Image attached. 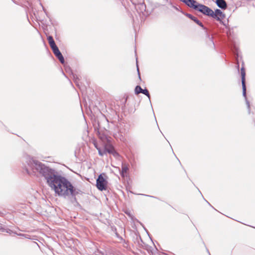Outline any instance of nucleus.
Listing matches in <instances>:
<instances>
[{"instance_id": "obj_17", "label": "nucleus", "mask_w": 255, "mask_h": 255, "mask_svg": "<svg viewBox=\"0 0 255 255\" xmlns=\"http://www.w3.org/2000/svg\"><path fill=\"white\" fill-rule=\"evenodd\" d=\"M136 66H137V72H138V74L139 75V78H140V75H139V71L138 66L137 64L136 65Z\"/></svg>"}, {"instance_id": "obj_12", "label": "nucleus", "mask_w": 255, "mask_h": 255, "mask_svg": "<svg viewBox=\"0 0 255 255\" xmlns=\"http://www.w3.org/2000/svg\"><path fill=\"white\" fill-rule=\"evenodd\" d=\"M187 16L194 22H195L197 24L202 27H203L202 23L196 17H194L190 14H187Z\"/></svg>"}, {"instance_id": "obj_11", "label": "nucleus", "mask_w": 255, "mask_h": 255, "mask_svg": "<svg viewBox=\"0 0 255 255\" xmlns=\"http://www.w3.org/2000/svg\"><path fill=\"white\" fill-rule=\"evenodd\" d=\"M216 3L217 5L222 9H226L227 7V3L224 0H217Z\"/></svg>"}, {"instance_id": "obj_16", "label": "nucleus", "mask_w": 255, "mask_h": 255, "mask_svg": "<svg viewBox=\"0 0 255 255\" xmlns=\"http://www.w3.org/2000/svg\"><path fill=\"white\" fill-rule=\"evenodd\" d=\"M97 150H98L99 154L100 156H103L105 154H106V150H105V148L103 150H102L100 148H97Z\"/></svg>"}, {"instance_id": "obj_10", "label": "nucleus", "mask_w": 255, "mask_h": 255, "mask_svg": "<svg viewBox=\"0 0 255 255\" xmlns=\"http://www.w3.org/2000/svg\"><path fill=\"white\" fill-rule=\"evenodd\" d=\"M47 40L52 50H54V48L58 47L52 36H48L47 37Z\"/></svg>"}, {"instance_id": "obj_1", "label": "nucleus", "mask_w": 255, "mask_h": 255, "mask_svg": "<svg viewBox=\"0 0 255 255\" xmlns=\"http://www.w3.org/2000/svg\"><path fill=\"white\" fill-rule=\"evenodd\" d=\"M23 161L26 164L24 166L28 174L35 175L39 173L46 180L47 184L55 194L70 200L75 205L79 204L76 197L78 192L66 178L27 154L23 156Z\"/></svg>"}, {"instance_id": "obj_14", "label": "nucleus", "mask_w": 255, "mask_h": 255, "mask_svg": "<svg viewBox=\"0 0 255 255\" xmlns=\"http://www.w3.org/2000/svg\"><path fill=\"white\" fill-rule=\"evenodd\" d=\"M99 137L101 139V140L105 144L106 141H108V137L104 134H102L101 133H99Z\"/></svg>"}, {"instance_id": "obj_9", "label": "nucleus", "mask_w": 255, "mask_h": 255, "mask_svg": "<svg viewBox=\"0 0 255 255\" xmlns=\"http://www.w3.org/2000/svg\"><path fill=\"white\" fill-rule=\"evenodd\" d=\"M183 1L185 2L187 5H188L190 7H192L195 10L196 9L198 5H199V3L194 0H183Z\"/></svg>"}, {"instance_id": "obj_13", "label": "nucleus", "mask_w": 255, "mask_h": 255, "mask_svg": "<svg viewBox=\"0 0 255 255\" xmlns=\"http://www.w3.org/2000/svg\"><path fill=\"white\" fill-rule=\"evenodd\" d=\"M128 168L126 164H123L122 170L121 172V174L123 177L125 176V175L127 173Z\"/></svg>"}, {"instance_id": "obj_6", "label": "nucleus", "mask_w": 255, "mask_h": 255, "mask_svg": "<svg viewBox=\"0 0 255 255\" xmlns=\"http://www.w3.org/2000/svg\"><path fill=\"white\" fill-rule=\"evenodd\" d=\"M211 17L216 18L218 21H221L222 19L225 17V14L222 11L219 9H217L212 14Z\"/></svg>"}, {"instance_id": "obj_4", "label": "nucleus", "mask_w": 255, "mask_h": 255, "mask_svg": "<svg viewBox=\"0 0 255 255\" xmlns=\"http://www.w3.org/2000/svg\"><path fill=\"white\" fill-rule=\"evenodd\" d=\"M196 10H198L204 14L210 16H211L212 14L213 13V11L211 8L200 3L198 5Z\"/></svg>"}, {"instance_id": "obj_3", "label": "nucleus", "mask_w": 255, "mask_h": 255, "mask_svg": "<svg viewBox=\"0 0 255 255\" xmlns=\"http://www.w3.org/2000/svg\"><path fill=\"white\" fill-rule=\"evenodd\" d=\"M241 73L242 77V84L243 88V96L245 98L246 100H247L246 97V87L245 83V76H246V72L244 68L242 67L241 69ZM246 103L248 106V109L250 110V103L249 102L246 100Z\"/></svg>"}, {"instance_id": "obj_18", "label": "nucleus", "mask_w": 255, "mask_h": 255, "mask_svg": "<svg viewBox=\"0 0 255 255\" xmlns=\"http://www.w3.org/2000/svg\"><path fill=\"white\" fill-rule=\"evenodd\" d=\"M40 4L42 6L43 11L46 13V10H45V8L44 7V6L42 5V4L41 3H40Z\"/></svg>"}, {"instance_id": "obj_15", "label": "nucleus", "mask_w": 255, "mask_h": 255, "mask_svg": "<svg viewBox=\"0 0 255 255\" xmlns=\"http://www.w3.org/2000/svg\"><path fill=\"white\" fill-rule=\"evenodd\" d=\"M73 78L74 82L75 85L78 87H80V80H79L78 77L77 76L73 74Z\"/></svg>"}, {"instance_id": "obj_19", "label": "nucleus", "mask_w": 255, "mask_h": 255, "mask_svg": "<svg viewBox=\"0 0 255 255\" xmlns=\"http://www.w3.org/2000/svg\"><path fill=\"white\" fill-rule=\"evenodd\" d=\"M94 145H95V147L97 149V148H100L98 146L97 144L96 143H94Z\"/></svg>"}, {"instance_id": "obj_2", "label": "nucleus", "mask_w": 255, "mask_h": 255, "mask_svg": "<svg viewBox=\"0 0 255 255\" xmlns=\"http://www.w3.org/2000/svg\"><path fill=\"white\" fill-rule=\"evenodd\" d=\"M105 174H101L99 176L96 181V186L97 188L100 190H105L107 189L108 182L104 177Z\"/></svg>"}, {"instance_id": "obj_21", "label": "nucleus", "mask_w": 255, "mask_h": 255, "mask_svg": "<svg viewBox=\"0 0 255 255\" xmlns=\"http://www.w3.org/2000/svg\"><path fill=\"white\" fill-rule=\"evenodd\" d=\"M77 93H78V95L79 96V97L80 98V94H79V93L78 92H77Z\"/></svg>"}, {"instance_id": "obj_5", "label": "nucleus", "mask_w": 255, "mask_h": 255, "mask_svg": "<svg viewBox=\"0 0 255 255\" xmlns=\"http://www.w3.org/2000/svg\"><path fill=\"white\" fill-rule=\"evenodd\" d=\"M104 148L106 153L108 152L110 154H113L115 157L118 156V153L115 150L114 147L110 143H105Z\"/></svg>"}, {"instance_id": "obj_8", "label": "nucleus", "mask_w": 255, "mask_h": 255, "mask_svg": "<svg viewBox=\"0 0 255 255\" xmlns=\"http://www.w3.org/2000/svg\"><path fill=\"white\" fill-rule=\"evenodd\" d=\"M135 93L137 95L139 93H142L147 96L149 99L150 98V95L148 90L147 89H142L139 86H137L135 87Z\"/></svg>"}, {"instance_id": "obj_20", "label": "nucleus", "mask_w": 255, "mask_h": 255, "mask_svg": "<svg viewBox=\"0 0 255 255\" xmlns=\"http://www.w3.org/2000/svg\"><path fill=\"white\" fill-rule=\"evenodd\" d=\"M20 236H25V238H28L27 237H26V235H23V234H20Z\"/></svg>"}, {"instance_id": "obj_7", "label": "nucleus", "mask_w": 255, "mask_h": 255, "mask_svg": "<svg viewBox=\"0 0 255 255\" xmlns=\"http://www.w3.org/2000/svg\"><path fill=\"white\" fill-rule=\"evenodd\" d=\"M52 51L54 53V54L55 55V56L57 58V59L59 60V61L63 64L65 62L64 58L59 50L58 47H56V48H54V50H52Z\"/></svg>"}]
</instances>
